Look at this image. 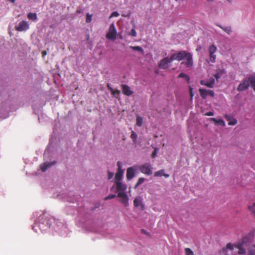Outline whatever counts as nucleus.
Returning <instances> with one entry per match:
<instances>
[{
	"instance_id": "24",
	"label": "nucleus",
	"mask_w": 255,
	"mask_h": 255,
	"mask_svg": "<svg viewBox=\"0 0 255 255\" xmlns=\"http://www.w3.org/2000/svg\"><path fill=\"white\" fill-rule=\"evenodd\" d=\"M178 77L179 78H184L188 82H189L190 77H189L188 75H187V74H185L184 73H180L179 76H178Z\"/></svg>"
},
{
	"instance_id": "20",
	"label": "nucleus",
	"mask_w": 255,
	"mask_h": 255,
	"mask_svg": "<svg viewBox=\"0 0 255 255\" xmlns=\"http://www.w3.org/2000/svg\"><path fill=\"white\" fill-rule=\"evenodd\" d=\"M27 17L29 19L32 20H35L37 18L36 13L32 12H29L28 13Z\"/></svg>"
},
{
	"instance_id": "18",
	"label": "nucleus",
	"mask_w": 255,
	"mask_h": 255,
	"mask_svg": "<svg viewBox=\"0 0 255 255\" xmlns=\"http://www.w3.org/2000/svg\"><path fill=\"white\" fill-rule=\"evenodd\" d=\"M218 26L229 34H231L232 31V28L230 26H223L220 25H218Z\"/></svg>"
},
{
	"instance_id": "49",
	"label": "nucleus",
	"mask_w": 255,
	"mask_h": 255,
	"mask_svg": "<svg viewBox=\"0 0 255 255\" xmlns=\"http://www.w3.org/2000/svg\"><path fill=\"white\" fill-rule=\"evenodd\" d=\"M76 12L77 13H80L81 12V10H77Z\"/></svg>"
},
{
	"instance_id": "8",
	"label": "nucleus",
	"mask_w": 255,
	"mask_h": 255,
	"mask_svg": "<svg viewBox=\"0 0 255 255\" xmlns=\"http://www.w3.org/2000/svg\"><path fill=\"white\" fill-rule=\"evenodd\" d=\"M117 196L121 198L120 202L125 207L128 206V198L126 193H118Z\"/></svg>"
},
{
	"instance_id": "26",
	"label": "nucleus",
	"mask_w": 255,
	"mask_h": 255,
	"mask_svg": "<svg viewBox=\"0 0 255 255\" xmlns=\"http://www.w3.org/2000/svg\"><path fill=\"white\" fill-rule=\"evenodd\" d=\"M108 88L113 95H115V93H117V95H120V91L119 90H116L115 91L112 87L109 86V85H108Z\"/></svg>"
},
{
	"instance_id": "30",
	"label": "nucleus",
	"mask_w": 255,
	"mask_h": 255,
	"mask_svg": "<svg viewBox=\"0 0 255 255\" xmlns=\"http://www.w3.org/2000/svg\"><path fill=\"white\" fill-rule=\"evenodd\" d=\"M137 136L136 133L134 131H132L130 134V138L132 139L134 142H136Z\"/></svg>"
},
{
	"instance_id": "17",
	"label": "nucleus",
	"mask_w": 255,
	"mask_h": 255,
	"mask_svg": "<svg viewBox=\"0 0 255 255\" xmlns=\"http://www.w3.org/2000/svg\"><path fill=\"white\" fill-rule=\"evenodd\" d=\"M210 121L213 122L215 125H220L222 126H225V122L222 119L217 120L214 118H210Z\"/></svg>"
},
{
	"instance_id": "9",
	"label": "nucleus",
	"mask_w": 255,
	"mask_h": 255,
	"mask_svg": "<svg viewBox=\"0 0 255 255\" xmlns=\"http://www.w3.org/2000/svg\"><path fill=\"white\" fill-rule=\"evenodd\" d=\"M115 183L116 185L117 191L118 193H126L125 192L127 189L126 185L123 184L120 181H115Z\"/></svg>"
},
{
	"instance_id": "6",
	"label": "nucleus",
	"mask_w": 255,
	"mask_h": 255,
	"mask_svg": "<svg viewBox=\"0 0 255 255\" xmlns=\"http://www.w3.org/2000/svg\"><path fill=\"white\" fill-rule=\"evenodd\" d=\"M29 28L28 22L25 20L20 21L18 25L15 26V29L18 31H26Z\"/></svg>"
},
{
	"instance_id": "40",
	"label": "nucleus",
	"mask_w": 255,
	"mask_h": 255,
	"mask_svg": "<svg viewBox=\"0 0 255 255\" xmlns=\"http://www.w3.org/2000/svg\"><path fill=\"white\" fill-rule=\"evenodd\" d=\"M130 35L132 36L135 37L136 35V32L134 29L132 28L130 32Z\"/></svg>"
},
{
	"instance_id": "45",
	"label": "nucleus",
	"mask_w": 255,
	"mask_h": 255,
	"mask_svg": "<svg viewBox=\"0 0 255 255\" xmlns=\"http://www.w3.org/2000/svg\"><path fill=\"white\" fill-rule=\"evenodd\" d=\"M141 232L145 235H149V233H147V232H146L145 230H144L143 229H142L141 230Z\"/></svg>"
},
{
	"instance_id": "32",
	"label": "nucleus",
	"mask_w": 255,
	"mask_h": 255,
	"mask_svg": "<svg viewBox=\"0 0 255 255\" xmlns=\"http://www.w3.org/2000/svg\"><path fill=\"white\" fill-rule=\"evenodd\" d=\"M185 255H195L193 251L190 248L185 249Z\"/></svg>"
},
{
	"instance_id": "51",
	"label": "nucleus",
	"mask_w": 255,
	"mask_h": 255,
	"mask_svg": "<svg viewBox=\"0 0 255 255\" xmlns=\"http://www.w3.org/2000/svg\"><path fill=\"white\" fill-rule=\"evenodd\" d=\"M214 0H207L208 1H213Z\"/></svg>"
},
{
	"instance_id": "36",
	"label": "nucleus",
	"mask_w": 255,
	"mask_h": 255,
	"mask_svg": "<svg viewBox=\"0 0 255 255\" xmlns=\"http://www.w3.org/2000/svg\"><path fill=\"white\" fill-rule=\"evenodd\" d=\"M92 16L90 15L89 13H87L86 15V21L87 23H89L92 20Z\"/></svg>"
},
{
	"instance_id": "4",
	"label": "nucleus",
	"mask_w": 255,
	"mask_h": 255,
	"mask_svg": "<svg viewBox=\"0 0 255 255\" xmlns=\"http://www.w3.org/2000/svg\"><path fill=\"white\" fill-rule=\"evenodd\" d=\"M117 35V31L116 27L114 23H112L110 26L108 32L106 35V37L108 39L114 41L116 39Z\"/></svg>"
},
{
	"instance_id": "33",
	"label": "nucleus",
	"mask_w": 255,
	"mask_h": 255,
	"mask_svg": "<svg viewBox=\"0 0 255 255\" xmlns=\"http://www.w3.org/2000/svg\"><path fill=\"white\" fill-rule=\"evenodd\" d=\"M237 123V120L235 118H232L228 123V125L230 126H234Z\"/></svg>"
},
{
	"instance_id": "22",
	"label": "nucleus",
	"mask_w": 255,
	"mask_h": 255,
	"mask_svg": "<svg viewBox=\"0 0 255 255\" xmlns=\"http://www.w3.org/2000/svg\"><path fill=\"white\" fill-rule=\"evenodd\" d=\"M214 83H215V80H214V79L213 78L209 82H206L205 86L207 87L212 88L214 87Z\"/></svg>"
},
{
	"instance_id": "34",
	"label": "nucleus",
	"mask_w": 255,
	"mask_h": 255,
	"mask_svg": "<svg viewBox=\"0 0 255 255\" xmlns=\"http://www.w3.org/2000/svg\"><path fill=\"white\" fill-rule=\"evenodd\" d=\"M235 247V244L233 245L231 243H228L226 246V248L228 250H233Z\"/></svg>"
},
{
	"instance_id": "43",
	"label": "nucleus",
	"mask_w": 255,
	"mask_h": 255,
	"mask_svg": "<svg viewBox=\"0 0 255 255\" xmlns=\"http://www.w3.org/2000/svg\"><path fill=\"white\" fill-rule=\"evenodd\" d=\"M225 118L226 119L227 121H230L232 118L229 115H226L225 116Z\"/></svg>"
},
{
	"instance_id": "42",
	"label": "nucleus",
	"mask_w": 255,
	"mask_h": 255,
	"mask_svg": "<svg viewBox=\"0 0 255 255\" xmlns=\"http://www.w3.org/2000/svg\"><path fill=\"white\" fill-rule=\"evenodd\" d=\"M204 115L206 116H212L214 115V113L213 112H209L205 113Z\"/></svg>"
},
{
	"instance_id": "7",
	"label": "nucleus",
	"mask_w": 255,
	"mask_h": 255,
	"mask_svg": "<svg viewBox=\"0 0 255 255\" xmlns=\"http://www.w3.org/2000/svg\"><path fill=\"white\" fill-rule=\"evenodd\" d=\"M245 243V242L243 240L242 242L237 243L235 244V248L238 249V253L239 255H244L246 253V250L244 247Z\"/></svg>"
},
{
	"instance_id": "48",
	"label": "nucleus",
	"mask_w": 255,
	"mask_h": 255,
	"mask_svg": "<svg viewBox=\"0 0 255 255\" xmlns=\"http://www.w3.org/2000/svg\"><path fill=\"white\" fill-rule=\"evenodd\" d=\"M190 95L191 97V100H192L194 96L193 92L190 93Z\"/></svg>"
},
{
	"instance_id": "46",
	"label": "nucleus",
	"mask_w": 255,
	"mask_h": 255,
	"mask_svg": "<svg viewBox=\"0 0 255 255\" xmlns=\"http://www.w3.org/2000/svg\"><path fill=\"white\" fill-rule=\"evenodd\" d=\"M46 54H47V52L46 51H43L42 52V55L43 57L45 56Z\"/></svg>"
},
{
	"instance_id": "31",
	"label": "nucleus",
	"mask_w": 255,
	"mask_h": 255,
	"mask_svg": "<svg viewBox=\"0 0 255 255\" xmlns=\"http://www.w3.org/2000/svg\"><path fill=\"white\" fill-rule=\"evenodd\" d=\"M130 48L134 50L138 51L141 52L143 53V49L139 46H130Z\"/></svg>"
},
{
	"instance_id": "52",
	"label": "nucleus",
	"mask_w": 255,
	"mask_h": 255,
	"mask_svg": "<svg viewBox=\"0 0 255 255\" xmlns=\"http://www.w3.org/2000/svg\"><path fill=\"white\" fill-rule=\"evenodd\" d=\"M114 96H116L117 98H118V97H117V96H118V95H117V93H115V95H114Z\"/></svg>"
},
{
	"instance_id": "12",
	"label": "nucleus",
	"mask_w": 255,
	"mask_h": 255,
	"mask_svg": "<svg viewBox=\"0 0 255 255\" xmlns=\"http://www.w3.org/2000/svg\"><path fill=\"white\" fill-rule=\"evenodd\" d=\"M133 205L135 207L140 206L142 210H143L144 208V205L142 204V200L140 197H136L134 199L133 201Z\"/></svg>"
},
{
	"instance_id": "13",
	"label": "nucleus",
	"mask_w": 255,
	"mask_h": 255,
	"mask_svg": "<svg viewBox=\"0 0 255 255\" xmlns=\"http://www.w3.org/2000/svg\"><path fill=\"white\" fill-rule=\"evenodd\" d=\"M134 176V171L132 167H129L127 170V179L128 180H130Z\"/></svg>"
},
{
	"instance_id": "3",
	"label": "nucleus",
	"mask_w": 255,
	"mask_h": 255,
	"mask_svg": "<svg viewBox=\"0 0 255 255\" xmlns=\"http://www.w3.org/2000/svg\"><path fill=\"white\" fill-rule=\"evenodd\" d=\"M174 60H177L176 53L172 54L170 58L166 57L161 59L158 66L161 69H167L170 67V64Z\"/></svg>"
},
{
	"instance_id": "15",
	"label": "nucleus",
	"mask_w": 255,
	"mask_h": 255,
	"mask_svg": "<svg viewBox=\"0 0 255 255\" xmlns=\"http://www.w3.org/2000/svg\"><path fill=\"white\" fill-rule=\"evenodd\" d=\"M224 73H225V70L224 69H218L217 70L216 73L214 75V77L218 81Z\"/></svg>"
},
{
	"instance_id": "41",
	"label": "nucleus",
	"mask_w": 255,
	"mask_h": 255,
	"mask_svg": "<svg viewBox=\"0 0 255 255\" xmlns=\"http://www.w3.org/2000/svg\"><path fill=\"white\" fill-rule=\"evenodd\" d=\"M114 173L110 171H108V179H112L114 176Z\"/></svg>"
},
{
	"instance_id": "23",
	"label": "nucleus",
	"mask_w": 255,
	"mask_h": 255,
	"mask_svg": "<svg viewBox=\"0 0 255 255\" xmlns=\"http://www.w3.org/2000/svg\"><path fill=\"white\" fill-rule=\"evenodd\" d=\"M136 125L138 127H141L143 124V118L142 117L137 116L136 119Z\"/></svg>"
},
{
	"instance_id": "50",
	"label": "nucleus",
	"mask_w": 255,
	"mask_h": 255,
	"mask_svg": "<svg viewBox=\"0 0 255 255\" xmlns=\"http://www.w3.org/2000/svg\"><path fill=\"white\" fill-rule=\"evenodd\" d=\"M11 2L14 3L15 1V0H9Z\"/></svg>"
},
{
	"instance_id": "25",
	"label": "nucleus",
	"mask_w": 255,
	"mask_h": 255,
	"mask_svg": "<svg viewBox=\"0 0 255 255\" xmlns=\"http://www.w3.org/2000/svg\"><path fill=\"white\" fill-rule=\"evenodd\" d=\"M215 53H209L210 61L212 63H215L216 62V55Z\"/></svg>"
},
{
	"instance_id": "19",
	"label": "nucleus",
	"mask_w": 255,
	"mask_h": 255,
	"mask_svg": "<svg viewBox=\"0 0 255 255\" xmlns=\"http://www.w3.org/2000/svg\"><path fill=\"white\" fill-rule=\"evenodd\" d=\"M199 92L200 94V96L202 99H206L207 96H208V93H207V90L200 88L199 89Z\"/></svg>"
},
{
	"instance_id": "27",
	"label": "nucleus",
	"mask_w": 255,
	"mask_h": 255,
	"mask_svg": "<svg viewBox=\"0 0 255 255\" xmlns=\"http://www.w3.org/2000/svg\"><path fill=\"white\" fill-rule=\"evenodd\" d=\"M250 255H255V245H252L249 250Z\"/></svg>"
},
{
	"instance_id": "1",
	"label": "nucleus",
	"mask_w": 255,
	"mask_h": 255,
	"mask_svg": "<svg viewBox=\"0 0 255 255\" xmlns=\"http://www.w3.org/2000/svg\"><path fill=\"white\" fill-rule=\"evenodd\" d=\"M177 61H181L185 59L184 61L181 63V65L184 64L186 67L191 68L193 66V55L186 51H180L176 53Z\"/></svg>"
},
{
	"instance_id": "47",
	"label": "nucleus",
	"mask_w": 255,
	"mask_h": 255,
	"mask_svg": "<svg viewBox=\"0 0 255 255\" xmlns=\"http://www.w3.org/2000/svg\"><path fill=\"white\" fill-rule=\"evenodd\" d=\"M193 88L191 87V86H189V92L190 93H191V92H193Z\"/></svg>"
},
{
	"instance_id": "5",
	"label": "nucleus",
	"mask_w": 255,
	"mask_h": 255,
	"mask_svg": "<svg viewBox=\"0 0 255 255\" xmlns=\"http://www.w3.org/2000/svg\"><path fill=\"white\" fill-rule=\"evenodd\" d=\"M139 169L142 173L147 175H150L152 173V167L151 165L148 162L139 166Z\"/></svg>"
},
{
	"instance_id": "28",
	"label": "nucleus",
	"mask_w": 255,
	"mask_h": 255,
	"mask_svg": "<svg viewBox=\"0 0 255 255\" xmlns=\"http://www.w3.org/2000/svg\"><path fill=\"white\" fill-rule=\"evenodd\" d=\"M248 208L251 212L252 214L254 215L255 217V202L253 204L252 206H249Z\"/></svg>"
},
{
	"instance_id": "21",
	"label": "nucleus",
	"mask_w": 255,
	"mask_h": 255,
	"mask_svg": "<svg viewBox=\"0 0 255 255\" xmlns=\"http://www.w3.org/2000/svg\"><path fill=\"white\" fill-rule=\"evenodd\" d=\"M217 48L214 44H212L209 46L208 48L209 53H215L217 51Z\"/></svg>"
},
{
	"instance_id": "29",
	"label": "nucleus",
	"mask_w": 255,
	"mask_h": 255,
	"mask_svg": "<svg viewBox=\"0 0 255 255\" xmlns=\"http://www.w3.org/2000/svg\"><path fill=\"white\" fill-rule=\"evenodd\" d=\"M145 180L143 177H140L138 179V181L134 186V188H136L139 185L142 183Z\"/></svg>"
},
{
	"instance_id": "14",
	"label": "nucleus",
	"mask_w": 255,
	"mask_h": 255,
	"mask_svg": "<svg viewBox=\"0 0 255 255\" xmlns=\"http://www.w3.org/2000/svg\"><path fill=\"white\" fill-rule=\"evenodd\" d=\"M56 162H45L40 165V169L43 172L46 171L47 168L54 165Z\"/></svg>"
},
{
	"instance_id": "2",
	"label": "nucleus",
	"mask_w": 255,
	"mask_h": 255,
	"mask_svg": "<svg viewBox=\"0 0 255 255\" xmlns=\"http://www.w3.org/2000/svg\"><path fill=\"white\" fill-rule=\"evenodd\" d=\"M250 84L255 91V73L250 76L248 78H244L238 86L237 90L239 92L244 91L248 89Z\"/></svg>"
},
{
	"instance_id": "35",
	"label": "nucleus",
	"mask_w": 255,
	"mask_h": 255,
	"mask_svg": "<svg viewBox=\"0 0 255 255\" xmlns=\"http://www.w3.org/2000/svg\"><path fill=\"white\" fill-rule=\"evenodd\" d=\"M116 196L115 194H110V195H108V196L106 197L104 199H105V200H108L109 199L115 198L116 197Z\"/></svg>"
},
{
	"instance_id": "44",
	"label": "nucleus",
	"mask_w": 255,
	"mask_h": 255,
	"mask_svg": "<svg viewBox=\"0 0 255 255\" xmlns=\"http://www.w3.org/2000/svg\"><path fill=\"white\" fill-rule=\"evenodd\" d=\"M200 83L202 85L205 86L206 82L204 80H201Z\"/></svg>"
},
{
	"instance_id": "10",
	"label": "nucleus",
	"mask_w": 255,
	"mask_h": 255,
	"mask_svg": "<svg viewBox=\"0 0 255 255\" xmlns=\"http://www.w3.org/2000/svg\"><path fill=\"white\" fill-rule=\"evenodd\" d=\"M117 165L118 166V172L116 174L115 176V181H121L124 173V170L122 169V164L120 161H118L117 163Z\"/></svg>"
},
{
	"instance_id": "37",
	"label": "nucleus",
	"mask_w": 255,
	"mask_h": 255,
	"mask_svg": "<svg viewBox=\"0 0 255 255\" xmlns=\"http://www.w3.org/2000/svg\"><path fill=\"white\" fill-rule=\"evenodd\" d=\"M119 16V13L117 11H114L111 13L110 17L111 18L112 17H118Z\"/></svg>"
},
{
	"instance_id": "16",
	"label": "nucleus",
	"mask_w": 255,
	"mask_h": 255,
	"mask_svg": "<svg viewBox=\"0 0 255 255\" xmlns=\"http://www.w3.org/2000/svg\"><path fill=\"white\" fill-rule=\"evenodd\" d=\"M164 176L166 178H168L169 176V175L168 174L164 173V170L161 169L159 171H157L154 173V176L158 177V176Z\"/></svg>"
},
{
	"instance_id": "11",
	"label": "nucleus",
	"mask_w": 255,
	"mask_h": 255,
	"mask_svg": "<svg viewBox=\"0 0 255 255\" xmlns=\"http://www.w3.org/2000/svg\"><path fill=\"white\" fill-rule=\"evenodd\" d=\"M123 93L128 96H130L133 94V92L130 90V87L126 85H122Z\"/></svg>"
},
{
	"instance_id": "39",
	"label": "nucleus",
	"mask_w": 255,
	"mask_h": 255,
	"mask_svg": "<svg viewBox=\"0 0 255 255\" xmlns=\"http://www.w3.org/2000/svg\"><path fill=\"white\" fill-rule=\"evenodd\" d=\"M207 93H208V95H210L211 97H214L215 93L214 92L213 90H207Z\"/></svg>"
},
{
	"instance_id": "53",
	"label": "nucleus",
	"mask_w": 255,
	"mask_h": 255,
	"mask_svg": "<svg viewBox=\"0 0 255 255\" xmlns=\"http://www.w3.org/2000/svg\"><path fill=\"white\" fill-rule=\"evenodd\" d=\"M228 0V1H231V0Z\"/></svg>"
},
{
	"instance_id": "38",
	"label": "nucleus",
	"mask_w": 255,
	"mask_h": 255,
	"mask_svg": "<svg viewBox=\"0 0 255 255\" xmlns=\"http://www.w3.org/2000/svg\"><path fill=\"white\" fill-rule=\"evenodd\" d=\"M157 150H158L157 148H154V150L152 152V154H151V157L152 158H155L156 156Z\"/></svg>"
}]
</instances>
